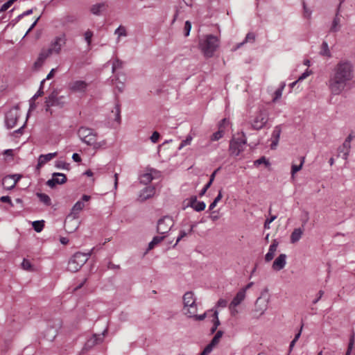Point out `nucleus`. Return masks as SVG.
Returning <instances> with one entry per match:
<instances>
[{
  "label": "nucleus",
  "instance_id": "1",
  "mask_svg": "<svg viewBox=\"0 0 355 355\" xmlns=\"http://www.w3.org/2000/svg\"><path fill=\"white\" fill-rule=\"evenodd\" d=\"M354 78V66L349 60H340L334 67L327 85L333 95H339Z\"/></svg>",
  "mask_w": 355,
  "mask_h": 355
},
{
  "label": "nucleus",
  "instance_id": "2",
  "mask_svg": "<svg viewBox=\"0 0 355 355\" xmlns=\"http://www.w3.org/2000/svg\"><path fill=\"white\" fill-rule=\"evenodd\" d=\"M78 135L80 140L87 146H92L95 150L104 148L107 144L106 140L97 141V132L89 128L80 127L78 130Z\"/></svg>",
  "mask_w": 355,
  "mask_h": 355
},
{
  "label": "nucleus",
  "instance_id": "3",
  "mask_svg": "<svg viewBox=\"0 0 355 355\" xmlns=\"http://www.w3.org/2000/svg\"><path fill=\"white\" fill-rule=\"evenodd\" d=\"M67 104V96L60 95V90L53 89L52 92L45 98V110L52 114V107L63 108Z\"/></svg>",
  "mask_w": 355,
  "mask_h": 355
},
{
  "label": "nucleus",
  "instance_id": "4",
  "mask_svg": "<svg viewBox=\"0 0 355 355\" xmlns=\"http://www.w3.org/2000/svg\"><path fill=\"white\" fill-rule=\"evenodd\" d=\"M199 46L206 58H211L219 46V40L213 35H207L205 39L200 40Z\"/></svg>",
  "mask_w": 355,
  "mask_h": 355
},
{
  "label": "nucleus",
  "instance_id": "5",
  "mask_svg": "<svg viewBox=\"0 0 355 355\" xmlns=\"http://www.w3.org/2000/svg\"><path fill=\"white\" fill-rule=\"evenodd\" d=\"M91 252L83 253L80 252H76L69 259L68 262V270L76 272L78 271L82 266L87 261Z\"/></svg>",
  "mask_w": 355,
  "mask_h": 355
},
{
  "label": "nucleus",
  "instance_id": "6",
  "mask_svg": "<svg viewBox=\"0 0 355 355\" xmlns=\"http://www.w3.org/2000/svg\"><path fill=\"white\" fill-rule=\"evenodd\" d=\"M269 121L268 111L262 108L259 110L257 113L250 121L252 128L255 130H259L264 128H267Z\"/></svg>",
  "mask_w": 355,
  "mask_h": 355
},
{
  "label": "nucleus",
  "instance_id": "7",
  "mask_svg": "<svg viewBox=\"0 0 355 355\" xmlns=\"http://www.w3.org/2000/svg\"><path fill=\"white\" fill-rule=\"evenodd\" d=\"M184 309L186 311L184 314L187 316H193L197 312L198 307L196 304V299L194 297V293L192 291H187L184 293L182 297Z\"/></svg>",
  "mask_w": 355,
  "mask_h": 355
},
{
  "label": "nucleus",
  "instance_id": "8",
  "mask_svg": "<svg viewBox=\"0 0 355 355\" xmlns=\"http://www.w3.org/2000/svg\"><path fill=\"white\" fill-rule=\"evenodd\" d=\"M244 150V138L240 137H233L230 143V153L232 156L236 157Z\"/></svg>",
  "mask_w": 355,
  "mask_h": 355
},
{
  "label": "nucleus",
  "instance_id": "9",
  "mask_svg": "<svg viewBox=\"0 0 355 355\" xmlns=\"http://www.w3.org/2000/svg\"><path fill=\"white\" fill-rule=\"evenodd\" d=\"M174 225V221L172 217L169 216H165L158 220L157 225V232L160 234H164L167 233L172 227Z\"/></svg>",
  "mask_w": 355,
  "mask_h": 355
},
{
  "label": "nucleus",
  "instance_id": "10",
  "mask_svg": "<svg viewBox=\"0 0 355 355\" xmlns=\"http://www.w3.org/2000/svg\"><path fill=\"white\" fill-rule=\"evenodd\" d=\"M79 225L78 216H75L73 213H70L65 218L64 226L67 232L73 233L78 228Z\"/></svg>",
  "mask_w": 355,
  "mask_h": 355
},
{
  "label": "nucleus",
  "instance_id": "11",
  "mask_svg": "<svg viewBox=\"0 0 355 355\" xmlns=\"http://www.w3.org/2000/svg\"><path fill=\"white\" fill-rule=\"evenodd\" d=\"M19 117V110L17 107L10 110L6 114L5 124L8 129L12 128L17 123Z\"/></svg>",
  "mask_w": 355,
  "mask_h": 355
},
{
  "label": "nucleus",
  "instance_id": "12",
  "mask_svg": "<svg viewBox=\"0 0 355 355\" xmlns=\"http://www.w3.org/2000/svg\"><path fill=\"white\" fill-rule=\"evenodd\" d=\"M67 38L64 34H62L55 37L54 40L51 42L50 50L53 53L59 54L61 51L62 47L66 44Z\"/></svg>",
  "mask_w": 355,
  "mask_h": 355
},
{
  "label": "nucleus",
  "instance_id": "13",
  "mask_svg": "<svg viewBox=\"0 0 355 355\" xmlns=\"http://www.w3.org/2000/svg\"><path fill=\"white\" fill-rule=\"evenodd\" d=\"M244 300V288L240 289L236 295L233 298L232 301L229 305L231 314L235 315L238 311L236 306H239Z\"/></svg>",
  "mask_w": 355,
  "mask_h": 355
},
{
  "label": "nucleus",
  "instance_id": "14",
  "mask_svg": "<svg viewBox=\"0 0 355 355\" xmlns=\"http://www.w3.org/2000/svg\"><path fill=\"white\" fill-rule=\"evenodd\" d=\"M67 181V176L64 173H53L51 179L47 180L46 185L53 188L56 184H62Z\"/></svg>",
  "mask_w": 355,
  "mask_h": 355
},
{
  "label": "nucleus",
  "instance_id": "15",
  "mask_svg": "<svg viewBox=\"0 0 355 355\" xmlns=\"http://www.w3.org/2000/svg\"><path fill=\"white\" fill-rule=\"evenodd\" d=\"M89 84L84 80H76L69 85V89L73 92H85Z\"/></svg>",
  "mask_w": 355,
  "mask_h": 355
},
{
  "label": "nucleus",
  "instance_id": "16",
  "mask_svg": "<svg viewBox=\"0 0 355 355\" xmlns=\"http://www.w3.org/2000/svg\"><path fill=\"white\" fill-rule=\"evenodd\" d=\"M281 132H282V125H276L274 128V130L272 132L271 138H270V139H271L270 148L272 150L276 149V148L278 145V143H279Z\"/></svg>",
  "mask_w": 355,
  "mask_h": 355
},
{
  "label": "nucleus",
  "instance_id": "17",
  "mask_svg": "<svg viewBox=\"0 0 355 355\" xmlns=\"http://www.w3.org/2000/svg\"><path fill=\"white\" fill-rule=\"evenodd\" d=\"M286 264V255L285 254H279L272 263V269L276 271L282 270Z\"/></svg>",
  "mask_w": 355,
  "mask_h": 355
},
{
  "label": "nucleus",
  "instance_id": "18",
  "mask_svg": "<svg viewBox=\"0 0 355 355\" xmlns=\"http://www.w3.org/2000/svg\"><path fill=\"white\" fill-rule=\"evenodd\" d=\"M105 331L106 330H105V331L103 333V336H104ZM103 340V336H101L99 334H93V336L89 339H88L85 343V347L87 349H90L93 347L94 345L101 343Z\"/></svg>",
  "mask_w": 355,
  "mask_h": 355
},
{
  "label": "nucleus",
  "instance_id": "19",
  "mask_svg": "<svg viewBox=\"0 0 355 355\" xmlns=\"http://www.w3.org/2000/svg\"><path fill=\"white\" fill-rule=\"evenodd\" d=\"M190 207H191L196 211H203L206 205L202 201H197V197L196 196H193L190 198Z\"/></svg>",
  "mask_w": 355,
  "mask_h": 355
},
{
  "label": "nucleus",
  "instance_id": "20",
  "mask_svg": "<svg viewBox=\"0 0 355 355\" xmlns=\"http://www.w3.org/2000/svg\"><path fill=\"white\" fill-rule=\"evenodd\" d=\"M155 193V187H147L144 188L139 195V200L141 202H144L154 196Z\"/></svg>",
  "mask_w": 355,
  "mask_h": 355
},
{
  "label": "nucleus",
  "instance_id": "21",
  "mask_svg": "<svg viewBox=\"0 0 355 355\" xmlns=\"http://www.w3.org/2000/svg\"><path fill=\"white\" fill-rule=\"evenodd\" d=\"M58 153L56 152L52 153H48L46 155H40L38 158V162L37 164V168H40L42 166L45 164L49 161L51 160L53 158L57 156Z\"/></svg>",
  "mask_w": 355,
  "mask_h": 355
},
{
  "label": "nucleus",
  "instance_id": "22",
  "mask_svg": "<svg viewBox=\"0 0 355 355\" xmlns=\"http://www.w3.org/2000/svg\"><path fill=\"white\" fill-rule=\"evenodd\" d=\"M267 302L259 297L255 303L256 311L262 315L267 309Z\"/></svg>",
  "mask_w": 355,
  "mask_h": 355
},
{
  "label": "nucleus",
  "instance_id": "23",
  "mask_svg": "<svg viewBox=\"0 0 355 355\" xmlns=\"http://www.w3.org/2000/svg\"><path fill=\"white\" fill-rule=\"evenodd\" d=\"M2 185L3 188L6 190H12L16 186L14 184L13 180H11V177H10L8 175L3 178Z\"/></svg>",
  "mask_w": 355,
  "mask_h": 355
},
{
  "label": "nucleus",
  "instance_id": "24",
  "mask_svg": "<svg viewBox=\"0 0 355 355\" xmlns=\"http://www.w3.org/2000/svg\"><path fill=\"white\" fill-rule=\"evenodd\" d=\"M303 234V230L302 228H295L291 234V243H295L302 237Z\"/></svg>",
  "mask_w": 355,
  "mask_h": 355
},
{
  "label": "nucleus",
  "instance_id": "25",
  "mask_svg": "<svg viewBox=\"0 0 355 355\" xmlns=\"http://www.w3.org/2000/svg\"><path fill=\"white\" fill-rule=\"evenodd\" d=\"M211 322H213V326L210 329V332L211 334H214L220 324L218 319V312L217 310H215L212 314Z\"/></svg>",
  "mask_w": 355,
  "mask_h": 355
},
{
  "label": "nucleus",
  "instance_id": "26",
  "mask_svg": "<svg viewBox=\"0 0 355 355\" xmlns=\"http://www.w3.org/2000/svg\"><path fill=\"white\" fill-rule=\"evenodd\" d=\"M340 17L335 16L332 21L331 26L329 29V32H331V33L338 32L340 29Z\"/></svg>",
  "mask_w": 355,
  "mask_h": 355
},
{
  "label": "nucleus",
  "instance_id": "27",
  "mask_svg": "<svg viewBox=\"0 0 355 355\" xmlns=\"http://www.w3.org/2000/svg\"><path fill=\"white\" fill-rule=\"evenodd\" d=\"M106 4L105 3H99L93 5L91 7L90 11L93 15H100L102 10L105 9Z\"/></svg>",
  "mask_w": 355,
  "mask_h": 355
},
{
  "label": "nucleus",
  "instance_id": "28",
  "mask_svg": "<svg viewBox=\"0 0 355 355\" xmlns=\"http://www.w3.org/2000/svg\"><path fill=\"white\" fill-rule=\"evenodd\" d=\"M320 55L322 56H325L328 58H330L332 56L331 53L329 49V45L325 41H324L321 44Z\"/></svg>",
  "mask_w": 355,
  "mask_h": 355
},
{
  "label": "nucleus",
  "instance_id": "29",
  "mask_svg": "<svg viewBox=\"0 0 355 355\" xmlns=\"http://www.w3.org/2000/svg\"><path fill=\"white\" fill-rule=\"evenodd\" d=\"M350 143L349 142H347L346 140H345L343 144V146L340 147L338 150H339V153H343V158L346 159L347 158V156L349 153V150H350Z\"/></svg>",
  "mask_w": 355,
  "mask_h": 355
},
{
  "label": "nucleus",
  "instance_id": "30",
  "mask_svg": "<svg viewBox=\"0 0 355 355\" xmlns=\"http://www.w3.org/2000/svg\"><path fill=\"white\" fill-rule=\"evenodd\" d=\"M36 196L40 199V201L44 205L46 206H50L51 205V200L47 194L43 193H37Z\"/></svg>",
  "mask_w": 355,
  "mask_h": 355
},
{
  "label": "nucleus",
  "instance_id": "31",
  "mask_svg": "<svg viewBox=\"0 0 355 355\" xmlns=\"http://www.w3.org/2000/svg\"><path fill=\"white\" fill-rule=\"evenodd\" d=\"M261 164H263L266 168H268L270 166V162L268 161V159H266L265 156H262L259 159L254 162V166L255 167H259Z\"/></svg>",
  "mask_w": 355,
  "mask_h": 355
},
{
  "label": "nucleus",
  "instance_id": "32",
  "mask_svg": "<svg viewBox=\"0 0 355 355\" xmlns=\"http://www.w3.org/2000/svg\"><path fill=\"white\" fill-rule=\"evenodd\" d=\"M164 238H165L164 236H154L153 238V240L149 243L148 248H147V250L148 251V250H152L155 247V245H157L161 241H162L164 239Z\"/></svg>",
  "mask_w": 355,
  "mask_h": 355
},
{
  "label": "nucleus",
  "instance_id": "33",
  "mask_svg": "<svg viewBox=\"0 0 355 355\" xmlns=\"http://www.w3.org/2000/svg\"><path fill=\"white\" fill-rule=\"evenodd\" d=\"M85 205L84 202L82 201H78L75 203V205L73 206L71 209V213H73V215L78 216V213L83 210L84 208Z\"/></svg>",
  "mask_w": 355,
  "mask_h": 355
},
{
  "label": "nucleus",
  "instance_id": "34",
  "mask_svg": "<svg viewBox=\"0 0 355 355\" xmlns=\"http://www.w3.org/2000/svg\"><path fill=\"white\" fill-rule=\"evenodd\" d=\"M53 53L49 49L42 50L39 54V62H44V60L49 58Z\"/></svg>",
  "mask_w": 355,
  "mask_h": 355
},
{
  "label": "nucleus",
  "instance_id": "35",
  "mask_svg": "<svg viewBox=\"0 0 355 355\" xmlns=\"http://www.w3.org/2000/svg\"><path fill=\"white\" fill-rule=\"evenodd\" d=\"M32 226L34 230L37 232H40L42 231L44 227V220H35L32 223Z\"/></svg>",
  "mask_w": 355,
  "mask_h": 355
},
{
  "label": "nucleus",
  "instance_id": "36",
  "mask_svg": "<svg viewBox=\"0 0 355 355\" xmlns=\"http://www.w3.org/2000/svg\"><path fill=\"white\" fill-rule=\"evenodd\" d=\"M303 17L307 19H310L312 15V10L307 7L304 1H302Z\"/></svg>",
  "mask_w": 355,
  "mask_h": 355
},
{
  "label": "nucleus",
  "instance_id": "37",
  "mask_svg": "<svg viewBox=\"0 0 355 355\" xmlns=\"http://www.w3.org/2000/svg\"><path fill=\"white\" fill-rule=\"evenodd\" d=\"M194 227V225H192L190 227V229L189 230V232H187L186 231L184 230H180V234L179 236H178L177 238V240H176V242L174 245V247L184 238L188 234H190L193 232V229Z\"/></svg>",
  "mask_w": 355,
  "mask_h": 355
},
{
  "label": "nucleus",
  "instance_id": "38",
  "mask_svg": "<svg viewBox=\"0 0 355 355\" xmlns=\"http://www.w3.org/2000/svg\"><path fill=\"white\" fill-rule=\"evenodd\" d=\"M153 178L150 173H144L140 178L141 183L144 184H148L153 180Z\"/></svg>",
  "mask_w": 355,
  "mask_h": 355
},
{
  "label": "nucleus",
  "instance_id": "39",
  "mask_svg": "<svg viewBox=\"0 0 355 355\" xmlns=\"http://www.w3.org/2000/svg\"><path fill=\"white\" fill-rule=\"evenodd\" d=\"M304 162V157H301V162L299 165L293 164L291 166V175L293 176L297 172L301 170Z\"/></svg>",
  "mask_w": 355,
  "mask_h": 355
},
{
  "label": "nucleus",
  "instance_id": "40",
  "mask_svg": "<svg viewBox=\"0 0 355 355\" xmlns=\"http://www.w3.org/2000/svg\"><path fill=\"white\" fill-rule=\"evenodd\" d=\"M94 35V33L92 31L90 30H87L85 34H84V36H85V40L88 46H90L91 45V43H92V38Z\"/></svg>",
  "mask_w": 355,
  "mask_h": 355
},
{
  "label": "nucleus",
  "instance_id": "41",
  "mask_svg": "<svg viewBox=\"0 0 355 355\" xmlns=\"http://www.w3.org/2000/svg\"><path fill=\"white\" fill-rule=\"evenodd\" d=\"M223 136V130L222 129H219L217 132H214L211 137V141H218L220 138H222Z\"/></svg>",
  "mask_w": 355,
  "mask_h": 355
},
{
  "label": "nucleus",
  "instance_id": "42",
  "mask_svg": "<svg viewBox=\"0 0 355 355\" xmlns=\"http://www.w3.org/2000/svg\"><path fill=\"white\" fill-rule=\"evenodd\" d=\"M220 339L214 336L211 339V342L206 346L211 351L213 350L214 347H216L219 343Z\"/></svg>",
  "mask_w": 355,
  "mask_h": 355
},
{
  "label": "nucleus",
  "instance_id": "43",
  "mask_svg": "<svg viewBox=\"0 0 355 355\" xmlns=\"http://www.w3.org/2000/svg\"><path fill=\"white\" fill-rule=\"evenodd\" d=\"M114 110H115V111H114V112H115L114 120L119 123L121 121V108H120V105L116 103L115 105Z\"/></svg>",
  "mask_w": 355,
  "mask_h": 355
},
{
  "label": "nucleus",
  "instance_id": "44",
  "mask_svg": "<svg viewBox=\"0 0 355 355\" xmlns=\"http://www.w3.org/2000/svg\"><path fill=\"white\" fill-rule=\"evenodd\" d=\"M192 137L191 135H187L186 139L182 141L178 148L179 150L182 149L183 147L189 145L192 141Z\"/></svg>",
  "mask_w": 355,
  "mask_h": 355
},
{
  "label": "nucleus",
  "instance_id": "45",
  "mask_svg": "<svg viewBox=\"0 0 355 355\" xmlns=\"http://www.w3.org/2000/svg\"><path fill=\"white\" fill-rule=\"evenodd\" d=\"M55 166L58 168L69 170V164L63 161H57L55 162Z\"/></svg>",
  "mask_w": 355,
  "mask_h": 355
},
{
  "label": "nucleus",
  "instance_id": "46",
  "mask_svg": "<svg viewBox=\"0 0 355 355\" xmlns=\"http://www.w3.org/2000/svg\"><path fill=\"white\" fill-rule=\"evenodd\" d=\"M191 29V24L189 21H186L184 26V35L185 37L189 35Z\"/></svg>",
  "mask_w": 355,
  "mask_h": 355
},
{
  "label": "nucleus",
  "instance_id": "47",
  "mask_svg": "<svg viewBox=\"0 0 355 355\" xmlns=\"http://www.w3.org/2000/svg\"><path fill=\"white\" fill-rule=\"evenodd\" d=\"M122 67L123 62L119 59H116L112 64V73H114L116 69L122 68Z\"/></svg>",
  "mask_w": 355,
  "mask_h": 355
},
{
  "label": "nucleus",
  "instance_id": "48",
  "mask_svg": "<svg viewBox=\"0 0 355 355\" xmlns=\"http://www.w3.org/2000/svg\"><path fill=\"white\" fill-rule=\"evenodd\" d=\"M256 39V34L252 32H249L245 35V43L247 42H254Z\"/></svg>",
  "mask_w": 355,
  "mask_h": 355
},
{
  "label": "nucleus",
  "instance_id": "49",
  "mask_svg": "<svg viewBox=\"0 0 355 355\" xmlns=\"http://www.w3.org/2000/svg\"><path fill=\"white\" fill-rule=\"evenodd\" d=\"M115 34H117L119 37L126 36L127 33L125 27L120 26L115 30Z\"/></svg>",
  "mask_w": 355,
  "mask_h": 355
},
{
  "label": "nucleus",
  "instance_id": "50",
  "mask_svg": "<svg viewBox=\"0 0 355 355\" xmlns=\"http://www.w3.org/2000/svg\"><path fill=\"white\" fill-rule=\"evenodd\" d=\"M21 266L23 268V269L24 270H31L32 269V264L31 263V262L24 259L21 263Z\"/></svg>",
  "mask_w": 355,
  "mask_h": 355
},
{
  "label": "nucleus",
  "instance_id": "51",
  "mask_svg": "<svg viewBox=\"0 0 355 355\" xmlns=\"http://www.w3.org/2000/svg\"><path fill=\"white\" fill-rule=\"evenodd\" d=\"M277 216H270V218H266V220H265V223H264V228L265 229H269L270 228V226L269 225L276 219Z\"/></svg>",
  "mask_w": 355,
  "mask_h": 355
},
{
  "label": "nucleus",
  "instance_id": "52",
  "mask_svg": "<svg viewBox=\"0 0 355 355\" xmlns=\"http://www.w3.org/2000/svg\"><path fill=\"white\" fill-rule=\"evenodd\" d=\"M227 305V301L225 299H219L216 303V307L219 308H225Z\"/></svg>",
  "mask_w": 355,
  "mask_h": 355
},
{
  "label": "nucleus",
  "instance_id": "53",
  "mask_svg": "<svg viewBox=\"0 0 355 355\" xmlns=\"http://www.w3.org/2000/svg\"><path fill=\"white\" fill-rule=\"evenodd\" d=\"M278 244L279 243L276 240H274L272 243L270 244L268 251L275 253L277 250Z\"/></svg>",
  "mask_w": 355,
  "mask_h": 355
},
{
  "label": "nucleus",
  "instance_id": "54",
  "mask_svg": "<svg viewBox=\"0 0 355 355\" xmlns=\"http://www.w3.org/2000/svg\"><path fill=\"white\" fill-rule=\"evenodd\" d=\"M10 177H11V180H13L14 184L16 185L17 183L21 180L22 178V175L21 174H12V175H8Z\"/></svg>",
  "mask_w": 355,
  "mask_h": 355
},
{
  "label": "nucleus",
  "instance_id": "55",
  "mask_svg": "<svg viewBox=\"0 0 355 355\" xmlns=\"http://www.w3.org/2000/svg\"><path fill=\"white\" fill-rule=\"evenodd\" d=\"M159 139V133L157 131H155L150 137V141L153 143L155 144L158 141Z\"/></svg>",
  "mask_w": 355,
  "mask_h": 355
},
{
  "label": "nucleus",
  "instance_id": "56",
  "mask_svg": "<svg viewBox=\"0 0 355 355\" xmlns=\"http://www.w3.org/2000/svg\"><path fill=\"white\" fill-rule=\"evenodd\" d=\"M274 94L275 96L273 98V101H275L277 99L280 98L282 96V88H278L277 89H276Z\"/></svg>",
  "mask_w": 355,
  "mask_h": 355
},
{
  "label": "nucleus",
  "instance_id": "57",
  "mask_svg": "<svg viewBox=\"0 0 355 355\" xmlns=\"http://www.w3.org/2000/svg\"><path fill=\"white\" fill-rule=\"evenodd\" d=\"M0 201L2 202L8 203L11 207H13V203L11 201L10 198L8 196H1L0 198Z\"/></svg>",
  "mask_w": 355,
  "mask_h": 355
},
{
  "label": "nucleus",
  "instance_id": "58",
  "mask_svg": "<svg viewBox=\"0 0 355 355\" xmlns=\"http://www.w3.org/2000/svg\"><path fill=\"white\" fill-rule=\"evenodd\" d=\"M206 315H207V313H204L203 314H201V315H197L196 313H194V315H193V316H188V317L189 318H193L196 320H203L206 318Z\"/></svg>",
  "mask_w": 355,
  "mask_h": 355
},
{
  "label": "nucleus",
  "instance_id": "59",
  "mask_svg": "<svg viewBox=\"0 0 355 355\" xmlns=\"http://www.w3.org/2000/svg\"><path fill=\"white\" fill-rule=\"evenodd\" d=\"M12 4L11 3V1H8L7 2H6L4 4H3V6H1V8H0V12H3V11H6V10H8Z\"/></svg>",
  "mask_w": 355,
  "mask_h": 355
},
{
  "label": "nucleus",
  "instance_id": "60",
  "mask_svg": "<svg viewBox=\"0 0 355 355\" xmlns=\"http://www.w3.org/2000/svg\"><path fill=\"white\" fill-rule=\"evenodd\" d=\"M44 94V91L42 88H39L36 94L31 98V101H35L39 96Z\"/></svg>",
  "mask_w": 355,
  "mask_h": 355
},
{
  "label": "nucleus",
  "instance_id": "61",
  "mask_svg": "<svg viewBox=\"0 0 355 355\" xmlns=\"http://www.w3.org/2000/svg\"><path fill=\"white\" fill-rule=\"evenodd\" d=\"M77 17L73 15H68L65 18V21L68 23H74L77 21Z\"/></svg>",
  "mask_w": 355,
  "mask_h": 355
},
{
  "label": "nucleus",
  "instance_id": "62",
  "mask_svg": "<svg viewBox=\"0 0 355 355\" xmlns=\"http://www.w3.org/2000/svg\"><path fill=\"white\" fill-rule=\"evenodd\" d=\"M274 255H275V253L268 251L265 256L266 261L268 262V261H270L271 260H272V259L274 258Z\"/></svg>",
  "mask_w": 355,
  "mask_h": 355
},
{
  "label": "nucleus",
  "instance_id": "63",
  "mask_svg": "<svg viewBox=\"0 0 355 355\" xmlns=\"http://www.w3.org/2000/svg\"><path fill=\"white\" fill-rule=\"evenodd\" d=\"M3 155L10 157L11 159H13L14 154L12 149H7L3 151Z\"/></svg>",
  "mask_w": 355,
  "mask_h": 355
},
{
  "label": "nucleus",
  "instance_id": "64",
  "mask_svg": "<svg viewBox=\"0 0 355 355\" xmlns=\"http://www.w3.org/2000/svg\"><path fill=\"white\" fill-rule=\"evenodd\" d=\"M323 295H324V291L322 290L319 291L317 297L313 300L312 303L313 304H315L316 303H318V302L321 299V297H322Z\"/></svg>",
  "mask_w": 355,
  "mask_h": 355
}]
</instances>
